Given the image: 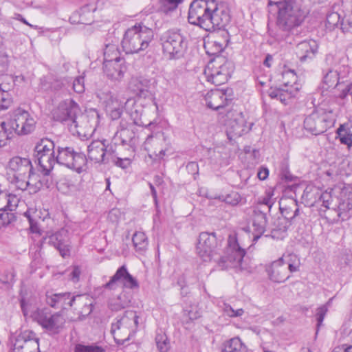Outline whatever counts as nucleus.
I'll use <instances>...</instances> for the list:
<instances>
[{"instance_id":"62","label":"nucleus","mask_w":352,"mask_h":352,"mask_svg":"<svg viewBox=\"0 0 352 352\" xmlns=\"http://www.w3.org/2000/svg\"><path fill=\"white\" fill-rule=\"evenodd\" d=\"M80 274V267L78 265H76L73 267L72 270L69 274V277L70 280H72L74 283H77L79 280Z\"/></svg>"},{"instance_id":"52","label":"nucleus","mask_w":352,"mask_h":352,"mask_svg":"<svg viewBox=\"0 0 352 352\" xmlns=\"http://www.w3.org/2000/svg\"><path fill=\"white\" fill-rule=\"evenodd\" d=\"M71 83L69 85L72 87L73 90L78 94H82L85 91V78L82 76L76 77L74 80L69 78Z\"/></svg>"},{"instance_id":"56","label":"nucleus","mask_w":352,"mask_h":352,"mask_svg":"<svg viewBox=\"0 0 352 352\" xmlns=\"http://www.w3.org/2000/svg\"><path fill=\"white\" fill-rule=\"evenodd\" d=\"M12 139V133L8 132L3 122L0 124V148L8 144V141Z\"/></svg>"},{"instance_id":"50","label":"nucleus","mask_w":352,"mask_h":352,"mask_svg":"<svg viewBox=\"0 0 352 352\" xmlns=\"http://www.w3.org/2000/svg\"><path fill=\"white\" fill-rule=\"evenodd\" d=\"M35 175H25L21 177L19 176H13L12 182H14L16 187L22 190H25L30 185V180H32Z\"/></svg>"},{"instance_id":"53","label":"nucleus","mask_w":352,"mask_h":352,"mask_svg":"<svg viewBox=\"0 0 352 352\" xmlns=\"http://www.w3.org/2000/svg\"><path fill=\"white\" fill-rule=\"evenodd\" d=\"M221 199L231 206H236L241 201V195L235 191H232L226 195H221Z\"/></svg>"},{"instance_id":"37","label":"nucleus","mask_w":352,"mask_h":352,"mask_svg":"<svg viewBox=\"0 0 352 352\" xmlns=\"http://www.w3.org/2000/svg\"><path fill=\"white\" fill-rule=\"evenodd\" d=\"M97 97L99 98L100 102L104 106L105 111L121 104L118 99L109 90L100 91L97 94Z\"/></svg>"},{"instance_id":"4","label":"nucleus","mask_w":352,"mask_h":352,"mask_svg":"<svg viewBox=\"0 0 352 352\" xmlns=\"http://www.w3.org/2000/svg\"><path fill=\"white\" fill-rule=\"evenodd\" d=\"M163 53L170 60L182 58L187 49L188 41L180 30H168L160 37Z\"/></svg>"},{"instance_id":"22","label":"nucleus","mask_w":352,"mask_h":352,"mask_svg":"<svg viewBox=\"0 0 352 352\" xmlns=\"http://www.w3.org/2000/svg\"><path fill=\"white\" fill-rule=\"evenodd\" d=\"M69 78H60L49 74L40 79L39 89L46 93H57L68 89Z\"/></svg>"},{"instance_id":"20","label":"nucleus","mask_w":352,"mask_h":352,"mask_svg":"<svg viewBox=\"0 0 352 352\" xmlns=\"http://www.w3.org/2000/svg\"><path fill=\"white\" fill-rule=\"evenodd\" d=\"M232 99V89L211 90L205 96L206 106L215 111L224 108Z\"/></svg>"},{"instance_id":"55","label":"nucleus","mask_w":352,"mask_h":352,"mask_svg":"<svg viewBox=\"0 0 352 352\" xmlns=\"http://www.w3.org/2000/svg\"><path fill=\"white\" fill-rule=\"evenodd\" d=\"M223 311L225 315L230 318H236L241 316L244 314L243 309H237L234 310L229 304L224 303Z\"/></svg>"},{"instance_id":"34","label":"nucleus","mask_w":352,"mask_h":352,"mask_svg":"<svg viewBox=\"0 0 352 352\" xmlns=\"http://www.w3.org/2000/svg\"><path fill=\"white\" fill-rule=\"evenodd\" d=\"M291 224L288 220L278 217L273 223L270 233L265 234V236L282 240L287 236V230Z\"/></svg>"},{"instance_id":"60","label":"nucleus","mask_w":352,"mask_h":352,"mask_svg":"<svg viewBox=\"0 0 352 352\" xmlns=\"http://www.w3.org/2000/svg\"><path fill=\"white\" fill-rule=\"evenodd\" d=\"M124 319H126L127 324L130 321H133L135 329L138 327V319L139 316L137 315L136 311H126L124 314Z\"/></svg>"},{"instance_id":"21","label":"nucleus","mask_w":352,"mask_h":352,"mask_svg":"<svg viewBox=\"0 0 352 352\" xmlns=\"http://www.w3.org/2000/svg\"><path fill=\"white\" fill-rule=\"evenodd\" d=\"M43 241L55 248L63 258H67L70 256V243L68 232L66 230L61 229L43 238Z\"/></svg>"},{"instance_id":"28","label":"nucleus","mask_w":352,"mask_h":352,"mask_svg":"<svg viewBox=\"0 0 352 352\" xmlns=\"http://www.w3.org/2000/svg\"><path fill=\"white\" fill-rule=\"evenodd\" d=\"M228 33L223 32L221 36H215L206 43H204V49L210 56L216 58L222 56L221 53L223 52L229 43Z\"/></svg>"},{"instance_id":"30","label":"nucleus","mask_w":352,"mask_h":352,"mask_svg":"<svg viewBox=\"0 0 352 352\" xmlns=\"http://www.w3.org/2000/svg\"><path fill=\"white\" fill-rule=\"evenodd\" d=\"M279 209L283 216L282 218L288 220L292 223L300 214L298 201L294 199L281 200L279 202Z\"/></svg>"},{"instance_id":"23","label":"nucleus","mask_w":352,"mask_h":352,"mask_svg":"<svg viewBox=\"0 0 352 352\" xmlns=\"http://www.w3.org/2000/svg\"><path fill=\"white\" fill-rule=\"evenodd\" d=\"M253 123L247 126L242 113H236L233 119L230 118L227 123L226 134L230 141L241 137L251 130Z\"/></svg>"},{"instance_id":"19","label":"nucleus","mask_w":352,"mask_h":352,"mask_svg":"<svg viewBox=\"0 0 352 352\" xmlns=\"http://www.w3.org/2000/svg\"><path fill=\"white\" fill-rule=\"evenodd\" d=\"M109 47V45L106 46V49ZM111 48L116 50L115 45H111ZM107 52L104 51V55L105 56L103 63V71L108 78L112 80H120L123 78L124 73L126 71V67L124 65V60L120 57H116L111 60L106 58Z\"/></svg>"},{"instance_id":"40","label":"nucleus","mask_w":352,"mask_h":352,"mask_svg":"<svg viewBox=\"0 0 352 352\" xmlns=\"http://www.w3.org/2000/svg\"><path fill=\"white\" fill-rule=\"evenodd\" d=\"M142 113V108L133 102V105L130 110H128V113L133 120V124L138 126H144V122L141 120ZM156 126L153 122H150L148 124L145 125L146 128L151 129L153 127Z\"/></svg>"},{"instance_id":"43","label":"nucleus","mask_w":352,"mask_h":352,"mask_svg":"<svg viewBox=\"0 0 352 352\" xmlns=\"http://www.w3.org/2000/svg\"><path fill=\"white\" fill-rule=\"evenodd\" d=\"M96 8L89 4L85 5L78 10L82 24L91 25L94 22V12Z\"/></svg>"},{"instance_id":"61","label":"nucleus","mask_w":352,"mask_h":352,"mask_svg":"<svg viewBox=\"0 0 352 352\" xmlns=\"http://www.w3.org/2000/svg\"><path fill=\"white\" fill-rule=\"evenodd\" d=\"M41 173H42V177H41L38 179V184L39 186H38V188L41 187H46L47 188H50L51 185L52 184V179L51 177H50V173L48 175H45L43 168H41Z\"/></svg>"},{"instance_id":"63","label":"nucleus","mask_w":352,"mask_h":352,"mask_svg":"<svg viewBox=\"0 0 352 352\" xmlns=\"http://www.w3.org/2000/svg\"><path fill=\"white\" fill-rule=\"evenodd\" d=\"M116 146L114 144H113V139L111 140V142L110 144L106 145L105 144V153H107V157L109 158V156L111 157H116L117 152H116ZM109 159H108L109 160Z\"/></svg>"},{"instance_id":"14","label":"nucleus","mask_w":352,"mask_h":352,"mask_svg":"<svg viewBox=\"0 0 352 352\" xmlns=\"http://www.w3.org/2000/svg\"><path fill=\"white\" fill-rule=\"evenodd\" d=\"M118 283H120L123 287L131 289H138L140 287L138 281L129 272L125 265L120 266L110 280L102 285L101 288L109 291L116 290Z\"/></svg>"},{"instance_id":"31","label":"nucleus","mask_w":352,"mask_h":352,"mask_svg":"<svg viewBox=\"0 0 352 352\" xmlns=\"http://www.w3.org/2000/svg\"><path fill=\"white\" fill-rule=\"evenodd\" d=\"M105 140L92 141L87 146L88 157L96 163H108L107 153H105Z\"/></svg>"},{"instance_id":"24","label":"nucleus","mask_w":352,"mask_h":352,"mask_svg":"<svg viewBox=\"0 0 352 352\" xmlns=\"http://www.w3.org/2000/svg\"><path fill=\"white\" fill-rule=\"evenodd\" d=\"M265 270L269 278L274 283H283L290 278V275L287 274L286 261L283 256L267 265Z\"/></svg>"},{"instance_id":"42","label":"nucleus","mask_w":352,"mask_h":352,"mask_svg":"<svg viewBox=\"0 0 352 352\" xmlns=\"http://www.w3.org/2000/svg\"><path fill=\"white\" fill-rule=\"evenodd\" d=\"M132 242L137 252L143 253L146 250L148 247V239L144 232H135L132 237Z\"/></svg>"},{"instance_id":"2","label":"nucleus","mask_w":352,"mask_h":352,"mask_svg":"<svg viewBox=\"0 0 352 352\" xmlns=\"http://www.w3.org/2000/svg\"><path fill=\"white\" fill-rule=\"evenodd\" d=\"M274 11L278 12L276 25L279 31L285 32L277 34V40H286L289 34H298L296 28L303 23L306 15L297 0H287L283 6Z\"/></svg>"},{"instance_id":"51","label":"nucleus","mask_w":352,"mask_h":352,"mask_svg":"<svg viewBox=\"0 0 352 352\" xmlns=\"http://www.w3.org/2000/svg\"><path fill=\"white\" fill-rule=\"evenodd\" d=\"M16 221V216L8 210L0 211V228L6 227Z\"/></svg>"},{"instance_id":"45","label":"nucleus","mask_w":352,"mask_h":352,"mask_svg":"<svg viewBox=\"0 0 352 352\" xmlns=\"http://www.w3.org/2000/svg\"><path fill=\"white\" fill-rule=\"evenodd\" d=\"M274 195L273 189L266 190L265 195L258 199L257 207L262 208L263 206H265L267 210L270 212L275 202V198H273Z\"/></svg>"},{"instance_id":"12","label":"nucleus","mask_w":352,"mask_h":352,"mask_svg":"<svg viewBox=\"0 0 352 352\" xmlns=\"http://www.w3.org/2000/svg\"><path fill=\"white\" fill-rule=\"evenodd\" d=\"M302 199L310 207L320 206L325 211L331 209L333 198L330 192L322 191L320 188L313 185H308L304 190Z\"/></svg>"},{"instance_id":"7","label":"nucleus","mask_w":352,"mask_h":352,"mask_svg":"<svg viewBox=\"0 0 352 352\" xmlns=\"http://www.w3.org/2000/svg\"><path fill=\"white\" fill-rule=\"evenodd\" d=\"M298 76L294 69H285L282 72V82L284 87H270L267 91L268 96L272 99L280 100L286 105L289 101L295 97L299 88L297 85Z\"/></svg>"},{"instance_id":"47","label":"nucleus","mask_w":352,"mask_h":352,"mask_svg":"<svg viewBox=\"0 0 352 352\" xmlns=\"http://www.w3.org/2000/svg\"><path fill=\"white\" fill-rule=\"evenodd\" d=\"M184 0H160V10L168 14L175 11L178 6L184 2Z\"/></svg>"},{"instance_id":"27","label":"nucleus","mask_w":352,"mask_h":352,"mask_svg":"<svg viewBox=\"0 0 352 352\" xmlns=\"http://www.w3.org/2000/svg\"><path fill=\"white\" fill-rule=\"evenodd\" d=\"M129 87L137 97L150 98L155 105L156 109H158L155 98L149 91L150 81L142 77L132 78L129 82Z\"/></svg>"},{"instance_id":"25","label":"nucleus","mask_w":352,"mask_h":352,"mask_svg":"<svg viewBox=\"0 0 352 352\" xmlns=\"http://www.w3.org/2000/svg\"><path fill=\"white\" fill-rule=\"evenodd\" d=\"M318 47L316 40H304L296 45L295 53L301 63L310 61L316 57Z\"/></svg>"},{"instance_id":"57","label":"nucleus","mask_w":352,"mask_h":352,"mask_svg":"<svg viewBox=\"0 0 352 352\" xmlns=\"http://www.w3.org/2000/svg\"><path fill=\"white\" fill-rule=\"evenodd\" d=\"M6 197L8 201V211H10L12 212L18 206L19 199L17 197L16 195L8 192H6Z\"/></svg>"},{"instance_id":"11","label":"nucleus","mask_w":352,"mask_h":352,"mask_svg":"<svg viewBox=\"0 0 352 352\" xmlns=\"http://www.w3.org/2000/svg\"><path fill=\"white\" fill-rule=\"evenodd\" d=\"M336 122L333 112L317 110L307 116L304 120L305 129L314 135H319L333 127Z\"/></svg>"},{"instance_id":"44","label":"nucleus","mask_w":352,"mask_h":352,"mask_svg":"<svg viewBox=\"0 0 352 352\" xmlns=\"http://www.w3.org/2000/svg\"><path fill=\"white\" fill-rule=\"evenodd\" d=\"M155 341L160 352H168L170 349V341L165 333L160 329L156 332Z\"/></svg>"},{"instance_id":"26","label":"nucleus","mask_w":352,"mask_h":352,"mask_svg":"<svg viewBox=\"0 0 352 352\" xmlns=\"http://www.w3.org/2000/svg\"><path fill=\"white\" fill-rule=\"evenodd\" d=\"M9 169L14 173L13 176L21 177L25 175H35L32 162L30 159L15 156L11 158L8 162Z\"/></svg>"},{"instance_id":"49","label":"nucleus","mask_w":352,"mask_h":352,"mask_svg":"<svg viewBox=\"0 0 352 352\" xmlns=\"http://www.w3.org/2000/svg\"><path fill=\"white\" fill-rule=\"evenodd\" d=\"M12 102L11 94L2 88L0 85V111L6 110L10 107Z\"/></svg>"},{"instance_id":"10","label":"nucleus","mask_w":352,"mask_h":352,"mask_svg":"<svg viewBox=\"0 0 352 352\" xmlns=\"http://www.w3.org/2000/svg\"><path fill=\"white\" fill-rule=\"evenodd\" d=\"M56 146L54 141L48 138H42L34 148V157L44 174L51 173L56 164Z\"/></svg>"},{"instance_id":"39","label":"nucleus","mask_w":352,"mask_h":352,"mask_svg":"<svg viewBox=\"0 0 352 352\" xmlns=\"http://www.w3.org/2000/svg\"><path fill=\"white\" fill-rule=\"evenodd\" d=\"M130 304L131 299L125 292H122L117 297L109 300L108 307L113 311H118L129 307Z\"/></svg>"},{"instance_id":"5","label":"nucleus","mask_w":352,"mask_h":352,"mask_svg":"<svg viewBox=\"0 0 352 352\" xmlns=\"http://www.w3.org/2000/svg\"><path fill=\"white\" fill-rule=\"evenodd\" d=\"M234 70L232 61L225 56H217L210 59L204 70L207 80L216 86L226 83Z\"/></svg>"},{"instance_id":"38","label":"nucleus","mask_w":352,"mask_h":352,"mask_svg":"<svg viewBox=\"0 0 352 352\" xmlns=\"http://www.w3.org/2000/svg\"><path fill=\"white\" fill-rule=\"evenodd\" d=\"M97 97L99 98L100 102L104 106L105 111L121 104L118 99L109 90L100 91L97 94Z\"/></svg>"},{"instance_id":"54","label":"nucleus","mask_w":352,"mask_h":352,"mask_svg":"<svg viewBox=\"0 0 352 352\" xmlns=\"http://www.w3.org/2000/svg\"><path fill=\"white\" fill-rule=\"evenodd\" d=\"M327 311H328V307H327V304L323 305L317 309L316 314V321H317L316 333L318 331L319 328L322 325V322L324 320V318Z\"/></svg>"},{"instance_id":"46","label":"nucleus","mask_w":352,"mask_h":352,"mask_svg":"<svg viewBox=\"0 0 352 352\" xmlns=\"http://www.w3.org/2000/svg\"><path fill=\"white\" fill-rule=\"evenodd\" d=\"M340 15L336 12H331L327 14L325 27L329 31H332L335 28L340 27Z\"/></svg>"},{"instance_id":"15","label":"nucleus","mask_w":352,"mask_h":352,"mask_svg":"<svg viewBox=\"0 0 352 352\" xmlns=\"http://www.w3.org/2000/svg\"><path fill=\"white\" fill-rule=\"evenodd\" d=\"M211 8V1L194 0L190 5L188 20L190 24L198 25L204 29L209 12Z\"/></svg>"},{"instance_id":"32","label":"nucleus","mask_w":352,"mask_h":352,"mask_svg":"<svg viewBox=\"0 0 352 352\" xmlns=\"http://www.w3.org/2000/svg\"><path fill=\"white\" fill-rule=\"evenodd\" d=\"M331 208L338 211V217L342 220L350 217L349 212L352 210V199L342 195L340 198H335Z\"/></svg>"},{"instance_id":"13","label":"nucleus","mask_w":352,"mask_h":352,"mask_svg":"<svg viewBox=\"0 0 352 352\" xmlns=\"http://www.w3.org/2000/svg\"><path fill=\"white\" fill-rule=\"evenodd\" d=\"M80 113L78 104L72 99L60 102L52 113L54 120L62 123H71L75 127L78 126L76 118Z\"/></svg>"},{"instance_id":"36","label":"nucleus","mask_w":352,"mask_h":352,"mask_svg":"<svg viewBox=\"0 0 352 352\" xmlns=\"http://www.w3.org/2000/svg\"><path fill=\"white\" fill-rule=\"evenodd\" d=\"M338 138L341 144L352 146V124L351 122L340 124L336 130Z\"/></svg>"},{"instance_id":"16","label":"nucleus","mask_w":352,"mask_h":352,"mask_svg":"<svg viewBox=\"0 0 352 352\" xmlns=\"http://www.w3.org/2000/svg\"><path fill=\"white\" fill-rule=\"evenodd\" d=\"M230 16L228 12L223 7H219L216 1L211 0V8L209 12L204 30L208 32L224 28L230 22Z\"/></svg>"},{"instance_id":"64","label":"nucleus","mask_w":352,"mask_h":352,"mask_svg":"<svg viewBox=\"0 0 352 352\" xmlns=\"http://www.w3.org/2000/svg\"><path fill=\"white\" fill-rule=\"evenodd\" d=\"M352 28V19L344 18L341 21L340 29L343 32H347Z\"/></svg>"},{"instance_id":"8","label":"nucleus","mask_w":352,"mask_h":352,"mask_svg":"<svg viewBox=\"0 0 352 352\" xmlns=\"http://www.w3.org/2000/svg\"><path fill=\"white\" fill-rule=\"evenodd\" d=\"M31 316L50 335H58L65 328L66 320L61 311L52 314L47 308L37 309Z\"/></svg>"},{"instance_id":"59","label":"nucleus","mask_w":352,"mask_h":352,"mask_svg":"<svg viewBox=\"0 0 352 352\" xmlns=\"http://www.w3.org/2000/svg\"><path fill=\"white\" fill-rule=\"evenodd\" d=\"M83 298H82V301L77 302L80 305H83V310L81 311L80 315L79 316V319L82 320L85 318V316H89L91 314L94 309V305L92 303H87L83 302Z\"/></svg>"},{"instance_id":"33","label":"nucleus","mask_w":352,"mask_h":352,"mask_svg":"<svg viewBox=\"0 0 352 352\" xmlns=\"http://www.w3.org/2000/svg\"><path fill=\"white\" fill-rule=\"evenodd\" d=\"M113 144L126 146L133 148L136 144L135 133L132 129L117 130L113 137Z\"/></svg>"},{"instance_id":"18","label":"nucleus","mask_w":352,"mask_h":352,"mask_svg":"<svg viewBox=\"0 0 352 352\" xmlns=\"http://www.w3.org/2000/svg\"><path fill=\"white\" fill-rule=\"evenodd\" d=\"M32 331H25L12 337L11 349L15 352H40L38 338H33Z\"/></svg>"},{"instance_id":"17","label":"nucleus","mask_w":352,"mask_h":352,"mask_svg":"<svg viewBox=\"0 0 352 352\" xmlns=\"http://www.w3.org/2000/svg\"><path fill=\"white\" fill-rule=\"evenodd\" d=\"M82 295H72L70 292L55 293L53 290L45 293L46 304L54 309H66L73 307L76 302L82 301Z\"/></svg>"},{"instance_id":"9","label":"nucleus","mask_w":352,"mask_h":352,"mask_svg":"<svg viewBox=\"0 0 352 352\" xmlns=\"http://www.w3.org/2000/svg\"><path fill=\"white\" fill-rule=\"evenodd\" d=\"M56 164L80 173L87 164V158L83 153L76 151L72 146L57 144Z\"/></svg>"},{"instance_id":"6","label":"nucleus","mask_w":352,"mask_h":352,"mask_svg":"<svg viewBox=\"0 0 352 352\" xmlns=\"http://www.w3.org/2000/svg\"><path fill=\"white\" fill-rule=\"evenodd\" d=\"M36 123L34 118L28 111L18 107L12 111L7 122H3V126H5L8 132L12 133V138L14 133L18 135L31 133L35 129Z\"/></svg>"},{"instance_id":"41","label":"nucleus","mask_w":352,"mask_h":352,"mask_svg":"<svg viewBox=\"0 0 352 352\" xmlns=\"http://www.w3.org/2000/svg\"><path fill=\"white\" fill-rule=\"evenodd\" d=\"M222 352H247V348L239 337H235L223 343Z\"/></svg>"},{"instance_id":"58","label":"nucleus","mask_w":352,"mask_h":352,"mask_svg":"<svg viewBox=\"0 0 352 352\" xmlns=\"http://www.w3.org/2000/svg\"><path fill=\"white\" fill-rule=\"evenodd\" d=\"M106 112L109 116L111 120H118L121 117L122 114V105L121 104L118 107H113V108L107 110Z\"/></svg>"},{"instance_id":"3","label":"nucleus","mask_w":352,"mask_h":352,"mask_svg":"<svg viewBox=\"0 0 352 352\" xmlns=\"http://www.w3.org/2000/svg\"><path fill=\"white\" fill-rule=\"evenodd\" d=\"M153 32L151 28L136 24L129 28L122 40V47L126 54L138 53L145 50L153 39Z\"/></svg>"},{"instance_id":"48","label":"nucleus","mask_w":352,"mask_h":352,"mask_svg":"<svg viewBox=\"0 0 352 352\" xmlns=\"http://www.w3.org/2000/svg\"><path fill=\"white\" fill-rule=\"evenodd\" d=\"M74 352H106V351L104 348L95 343L87 345L78 343L74 346Z\"/></svg>"},{"instance_id":"1","label":"nucleus","mask_w":352,"mask_h":352,"mask_svg":"<svg viewBox=\"0 0 352 352\" xmlns=\"http://www.w3.org/2000/svg\"><path fill=\"white\" fill-rule=\"evenodd\" d=\"M223 243L221 235L214 232H201L197 243V253L204 262L214 260L221 270L238 267L242 269L241 263L246 251L239 244L236 234L229 235L223 254L218 258H214L219 254Z\"/></svg>"},{"instance_id":"35","label":"nucleus","mask_w":352,"mask_h":352,"mask_svg":"<svg viewBox=\"0 0 352 352\" xmlns=\"http://www.w3.org/2000/svg\"><path fill=\"white\" fill-rule=\"evenodd\" d=\"M339 74L333 69H328V71L324 73L322 82V88L324 90H328L329 89H336L341 85L340 82Z\"/></svg>"},{"instance_id":"29","label":"nucleus","mask_w":352,"mask_h":352,"mask_svg":"<svg viewBox=\"0 0 352 352\" xmlns=\"http://www.w3.org/2000/svg\"><path fill=\"white\" fill-rule=\"evenodd\" d=\"M267 224V213L263 208L256 207L252 216L253 241H258L263 235L266 231Z\"/></svg>"}]
</instances>
